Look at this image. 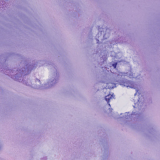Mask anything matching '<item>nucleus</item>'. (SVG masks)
Masks as SVG:
<instances>
[{
  "label": "nucleus",
  "mask_w": 160,
  "mask_h": 160,
  "mask_svg": "<svg viewBox=\"0 0 160 160\" xmlns=\"http://www.w3.org/2000/svg\"><path fill=\"white\" fill-rule=\"evenodd\" d=\"M117 63L116 62L115 63H114V64H113L112 65V66L114 67V68H116V66H117Z\"/></svg>",
  "instance_id": "7ed1b4c3"
},
{
  "label": "nucleus",
  "mask_w": 160,
  "mask_h": 160,
  "mask_svg": "<svg viewBox=\"0 0 160 160\" xmlns=\"http://www.w3.org/2000/svg\"><path fill=\"white\" fill-rule=\"evenodd\" d=\"M113 97V95H111L110 94H109L108 95L106 96L105 98V99L106 101L107 102L109 106H110V104L109 102L110 100Z\"/></svg>",
  "instance_id": "f257e3e1"
},
{
  "label": "nucleus",
  "mask_w": 160,
  "mask_h": 160,
  "mask_svg": "<svg viewBox=\"0 0 160 160\" xmlns=\"http://www.w3.org/2000/svg\"><path fill=\"white\" fill-rule=\"evenodd\" d=\"M107 85L108 86V88L110 89L113 88V85H114V84L112 83L109 82L108 83Z\"/></svg>",
  "instance_id": "f03ea898"
}]
</instances>
